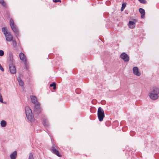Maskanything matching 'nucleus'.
<instances>
[{
  "instance_id": "f257e3e1",
  "label": "nucleus",
  "mask_w": 159,
  "mask_h": 159,
  "mask_svg": "<svg viewBox=\"0 0 159 159\" xmlns=\"http://www.w3.org/2000/svg\"><path fill=\"white\" fill-rule=\"evenodd\" d=\"M30 98L32 102L34 104V113L35 114V117L38 118L39 117V115L41 111L40 103L37 101V98L35 96H31Z\"/></svg>"
},
{
  "instance_id": "f03ea898",
  "label": "nucleus",
  "mask_w": 159,
  "mask_h": 159,
  "mask_svg": "<svg viewBox=\"0 0 159 159\" xmlns=\"http://www.w3.org/2000/svg\"><path fill=\"white\" fill-rule=\"evenodd\" d=\"M25 114L28 120L31 122L34 121V118L32 115L31 110L29 107H25Z\"/></svg>"
},
{
  "instance_id": "7ed1b4c3",
  "label": "nucleus",
  "mask_w": 159,
  "mask_h": 159,
  "mask_svg": "<svg viewBox=\"0 0 159 159\" xmlns=\"http://www.w3.org/2000/svg\"><path fill=\"white\" fill-rule=\"evenodd\" d=\"M97 115L99 121H102L105 117V114L104 110L100 107L98 109Z\"/></svg>"
},
{
  "instance_id": "20e7f679",
  "label": "nucleus",
  "mask_w": 159,
  "mask_h": 159,
  "mask_svg": "<svg viewBox=\"0 0 159 159\" xmlns=\"http://www.w3.org/2000/svg\"><path fill=\"white\" fill-rule=\"evenodd\" d=\"M58 147L57 146L53 144L51 149V152L54 154L56 155L59 157H61V155L60 154L58 151L57 150Z\"/></svg>"
},
{
  "instance_id": "39448f33",
  "label": "nucleus",
  "mask_w": 159,
  "mask_h": 159,
  "mask_svg": "<svg viewBox=\"0 0 159 159\" xmlns=\"http://www.w3.org/2000/svg\"><path fill=\"white\" fill-rule=\"evenodd\" d=\"M14 59L13 53L11 51L9 52V57L7 61V63L9 65L14 64Z\"/></svg>"
},
{
  "instance_id": "423d86ee",
  "label": "nucleus",
  "mask_w": 159,
  "mask_h": 159,
  "mask_svg": "<svg viewBox=\"0 0 159 159\" xmlns=\"http://www.w3.org/2000/svg\"><path fill=\"white\" fill-rule=\"evenodd\" d=\"M120 58L123 60L125 61H128L129 60V57L125 53H122L120 56Z\"/></svg>"
},
{
  "instance_id": "0eeeda50",
  "label": "nucleus",
  "mask_w": 159,
  "mask_h": 159,
  "mask_svg": "<svg viewBox=\"0 0 159 159\" xmlns=\"http://www.w3.org/2000/svg\"><path fill=\"white\" fill-rule=\"evenodd\" d=\"M149 96L151 99L154 100H157L159 97L158 94L155 93L154 94L150 92L149 93Z\"/></svg>"
},
{
  "instance_id": "6e6552de",
  "label": "nucleus",
  "mask_w": 159,
  "mask_h": 159,
  "mask_svg": "<svg viewBox=\"0 0 159 159\" xmlns=\"http://www.w3.org/2000/svg\"><path fill=\"white\" fill-rule=\"evenodd\" d=\"M10 71L11 74H15L16 72V69L14 64L9 65Z\"/></svg>"
},
{
  "instance_id": "1a4fd4ad",
  "label": "nucleus",
  "mask_w": 159,
  "mask_h": 159,
  "mask_svg": "<svg viewBox=\"0 0 159 159\" xmlns=\"http://www.w3.org/2000/svg\"><path fill=\"white\" fill-rule=\"evenodd\" d=\"M6 40L8 42H10L13 39V37L12 35L8 33L5 35Z\"/></svg>"
},
{
  "instance_id": "9d476101",
  "label": "nucleus",
  "mask_w": 159,
  "mask_h": 159,
  "mask_svg": "<svg viewBox=\"0 0 159 159\" xmlns=\"http://www.w3.org/2000/svg\"><path fill=\"white\" fill-rule=\"evenodd\" d=\"M133 73L137 76H140V73L139 71V69L138 67L135 66L134 67L133 69Z\"/></svg>"
},
{
  "instance_id": "9b49d317",
  "label": "nucleus",
  "mask_w": 159,
  "mask_h": 159,
  "mask_svg": "<svg viewBox=\"0 0 159 159\" xmlns=\"http://www.w3.org/2000/svg\"><path fill=\"white\" fill-rule=\"evenodd\" d=\"M19 57L20 59L23 61L25 62V64H26L27 62V60L25 54L21 52L19 54Z\"/></svg>"
},
{
  "instance_id": "f8f14e48",
  "label": "nucleus",
  "mask_w": 159,
  "mask_h": 159,
  "mask_svg": "<svg viewBox=\"0 0 159 159\" xmlns=\"http://www.w3.org/2000/svg\"><path fill=\"white\" fill-rule=\"evenodd\" d=\"M11 27L16 36H17V35H19L18 30L16 25L13 26H11Z\"/></svg>"
},
{
  "instance_id": "ddd939ff",
  "label": "nucleus",
  "mask_w": 159,
  "mask_h": 159,
  "mask_svg": "<svg viewBox=\"0 0 159 159\" xmlns=\"http://www.w3.org/2000/svg\"><path fill=\"white\" fill-rule=\"evenodd\" d=\"M150 93H152L154 94L155 93L159 95V89L158 88L154 87L151 90Z\"/></svg>"
},
{
  "instance_id": "4468645a",
  "label": "nucleus",
  "mask_w": 159,
  "mask_h": 159,
  "mask_svg": "<svg viewBox=\"0 0 159 159\" xmlns=\"http://www.w3.org/2000/svg\"><path fill=\"white\" fill-rule=\"evenodd\" d=\"M139 11L141 14V18H144L145 15V11L144 9L142 8H140L139 9Z\"/></svg>"
},
{
  "instance_id": "2eb2a0df",
  "label": "nucleus",
  "mask_w": 159,
  "mask_h": 159,
  "mask_svg": "<svg viewBox=\"0 0 159 159\" xmlns=\"http://www.w3.org/2000/svg\"><path fill=\"white\" fill-rule=\"evenodd\" d=\"M135 26V23L133 21H130L129 22V26L131 29L134 28Z\"/></svg>"
},
{
  "instance_id": "dca6fc26",
  "label": "nucleus",
  "mask_w": 159,
  "mask_h": 159,
  "mask_svg": "<svg viewBox=\"0 0 159 159\" xmlns=\"http://www.w3.org/2000/svg\"><path fill=\"white\" fill-rule=\"evenodd\" d=\"M17 156V152L14 151L10 156L11 159H16Z\"/></svg>"
},
{
  "instance_id": "f3484780",
  "label": "nucleus",
  "mask_w": 159,
  "mask_h": 159,
  "mask_svg": "<svg viewBox=\"0 0 159 159\" xmlns=\"http://www.w3.org/2000/svg\"><path fill=\"white\" fill-rule=\"evenodd\" d=\"M17 80L19 82V85L21 86H22L23 85L24 83L20 78V77L18 78Z\"/></svg>"
},
{
  "instance_id": "a211bd4d",
  "label": "nucleus",
  "mask_w": 159,
  "mask_h": 159,
  "mask_svg": "<svg viewBox=\"0 0 159 159\" xmlns=\"http://www.w3.org/2000/svg\"><path fill=\"white\" fill-rule=\"evenodd\" d=\"M43 124L46 127L48 126V120L46 119H44L43 120Z\"/></svg>"
},
{
  "instance_id": "6ab92c4d",
  "label": "nucleus",
  "mask_w": 159,
  "mask_h": 159,
  "mask_svg": "<svg viewBox=\"0 0 159 159\" xmlns=\"http://www.w3.org/2000/svg\"><path fill=\"white\" fill-rule=\"evenodd\" d=\"M1 125L2 127H4L5 126L7 125V123L5 120H2L1 122Z\"/></svg>"
},
{
  "instance_id": "aec40b11",
  "label": "nucleus",
  "mask_w": 159,
  "mask_h": 159,
  "mask_svg": "<svg viewBox=\"0 0 159 159\" xmlns=\"http://www.w3.org/2000/svg\"><path fill=\"white\" fill-rule=\"evenodd\" d=\"M0 3L5 7H7L6 3L4 1V0H0Z\"/></svg>"
},
{
  "instance_id": "412c9836",
  "label": "nucleus",
  "mask_w": 159,
  "mask_h": 159,
  "mask_svg": "<svg viewBox=\"0 0 159 159\" xmlns=\"http://www.w3.org/2000/svg\"><path fill=\"white\" fill-rule=\"evenodd\" d=\"M12 44L13 47L14 48H16L17 46V42L15 40H12Z\"/></svg>"
},
{
  "instance_id": "4be33fe9",
  "label": "nucleus",
  "mask_w": 159,
  "mask_h": 159,
  "mask_svg": "<svg viewBox=\"0 0 159 159\" xmlns=\"http://www.w3.org/2000/svg\"><path fill=\"white\" fill-rule=\"evenodd\" d=\"M10 24L11 27L13 26H14V25H15L14 24V22L13 20L11 18L10 19Z\"/></svg>"
},
{
  "instance_id": "5701e85b",
  "label": "nucleus",
  "mask_w": 159,
  "mask_h": 159,
  "mask_svg": "<svg viewBox=\"0 0 159 159\" xmlns=\"http://www.w3.org/2000/svg\"><path fill=\"white\" fill-rule=\"evenodd\" d=\"M56 83L55 82H53L52 84H50V87H53V89L55 90L56 89Z\"/></svg>"
},
{
  "instance_id": "b1692460",
  "label": "nucleus",
  "mask_w": 159,
  "mask_h": 159,
  "mask_svg": "<svg viewBox=\"0 0 159 159\" xmlns=\"http://www.w3.org/2000/svg\"><path fill=\"white\" fill-rule=\"evenodd\" d=\"M2 32H3L5 35L8 33L7 31L6 30V29L5 27L2 28Z\"/></svg>"
},
{
  "instance_id": "393cba45",
  "label": "nucleus",
  "mask_w": 159,
  "mask_h": 159,
  "mask_svg": "<svg viewBox=\"0 0 159 159\" xmlns=\"http://www.w3.org/2000/svg\"><path fill=\"white\" fill-rule=\"evenodd\" d=\"M0 102L3 103H6V102L3 101L2 97L1 94H0Z\"/></svg>"
},
{
  "instance_id": "a878e982",
  "label": "nucleus",
  "mask_w": 159,
  "mask_h": 159,
  "mask_svg": "<svg viewBox=\"0 0 159 159\" xmlns=\"http://www.w3.org/2000/svg\"><path fill=\"white\" fill-rule=\"evenodd\" d=\"M28 159H34L33 155L31 152L29 153V156Z\"/></svg>"
},
{
  "instance_id": "bb28decb",
  "label": "nucleus",
  "mask_w": 159,
  "mask_h": 159,
  "mask_svg": "<svg viewBox=\"0 0 159 159\" xmlns=\"http://www.w3.org/2000/svg\"><path fill=\"white\" fill-rule=\"evenodd\" d=\"M139 2L145 4L146 2V0H138Z\"/></svg>"
},
{
  "instance_id": "cd10ccee",
  "label": "nucleus",
  "mask_w": 159,
  "mask_h": 159,
  "mask_svg": "<svg viewBox=\"0 0 159 159\" xmlns=\"http://www.w3.org/2000/svg\"><path fill=\"white\" fill-rule=\"evenodd\" d=\"M4 54V52L3 50H0V56H2Z\"/></svg>"
},
{
  "instance_id": "c85d7f7f",
  "label": "nucleus",
  "mask_w": 159,
  "mask_h": 159,
  "mask_svg": "<svg viewBox=\"0 0 159 159\" xmlns=\"http://www.w3.org/2000/svg\"><path fill=\"white\" fill-rule=\"evenodd\" d=\"M80 90L79 89H76L75 92L78 94L80 93Z\"/></svg>"
},
{
  "instance_id": "c756f323",
  "label": "nucleus",
  "mask_w": 159,
  "mask_h": 159,
  "mask_svg": "<svg viewBox=\"0 0 159 159\" xmlns=\"http://www.w3.org/2000/svg\"><path fill=\"white\" fill-rule=\"evenodd\" d=\"M53 1L55 2H61V0H53Z\"/></svg>"
},
{
  "instance_id": "7c9ffc66",
  "label": "nucleus",
  "mask_w": 159,
  "mask_h": 159,
  "mask_svg": "<svg viewBox=\"0 0 159 159\" xmlns=\"http://www.w3.org/2000/svg\"><path fill=\"white\" fill-rule=\"evenodd\" d=\"M0 69L2 71H4V69L2 67V66H1V65L0 66Z\"/></svg>"
},
{
  "instance_id": "2f4dec72",
  "label": "nucleus",
  "mask_w": 159,
  "mask_h": 159,
  "mask_svg": "<svg viewBox=\"0 0 159 159\" xmlns=\"http://www.w3.org/2000/svg\"><path fill=\"white\" fill-rule=\"evenodd\" d=\"M126 6V4H125L123 3L122 5V7L123 8H125Z\"/></svg>"
},
{
  "instance_id": "473e14b6",
  "label": "nucleus",
  "mask_w": 159,
  "mask_h": 159,
  "mask_svg": "<svg viewBox=\"0 0 159 159\" xmlns=\"http://www.w3.org/2000/svg\"><path fill=\"white\" fill-rule=\"evenodd\" d=\"M124 9L125 8H123L122 7H121V11H123Z\"/></svg>"
},
{
  "instance_id": "72a5a7b5",
  "label": "nucleus",
  "mask_w": 159,
  "mask_h": 159,
  "mask_svg": "<svg viewBox=\"0 0 159 159\" xmlns=\"http://www.w3.org/2000/svg\"><path fill=\"white\" fill-rule=\"evenodd\" d=\"M134 20L136 22L137 21V20Z\"/></svg>"
}]
</instances>
